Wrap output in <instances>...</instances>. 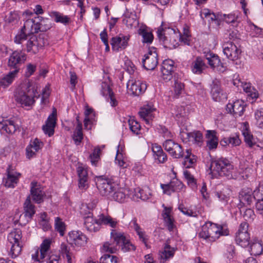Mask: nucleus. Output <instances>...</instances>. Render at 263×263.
<instances>
[{
	"label": "nucleus",
	"instance_id": "1",
	"mask_svg": "<svg viewBox=\"0 0 263 263\" xmlns=\"http://www.w3.org/2000/svg\"><path fill=\"white\" fill-rule=\"evenodd\" d=\"M51 27L50 21L48 18H40L37 19H28L24 23L20 32L15 36L14 42L17 44H23L27 39L28 34H33L39 31L45 32Z\"/></svg>",
	"mask_w": 263,
	"mask_h": 263
},
{
	"label": "nucleus",
	"instance_id": "2",
	"mask_svg": "<svg viewBox=\"0 0 263 263\" xmlns=\"http://www.w3.org/2000/svg\"><path fill=\"white\" fill-rule=\"evenodd\" d=\"M35 91L33 83L28 81L16 90L14 95L15 100L21 105L30 106L34 102Z\"/></svg>",
	"mask_w": 263,
	"mask_h": 263
},
{
	"label": "nucleus",
	"instance_id": "3",
	"mask_svg": "<svg viewBox=\"0 0 263 263\" xmlns=\"http://www.w3.org/2000/svg\"><path fill=\"white\" fill-rule=\"evenodd\" d=\"M211 168L216 172L220 176L227 177L228 179L233 178L232 171L233 165L230 161L224 158L213 160L211 162Z\"/></svg>",
	"mask_w": 263,
	"mask_h": 263
},
{
	"label": "nucleus",
	"instance_id": "4",
	"mask_svg": "<svg viewBox=\"0 0 263 263\" xmlns=\"http://www.w3.org/2000/svg\"><path fill=\"white\" fill-rule=\"evenodd\" d=\"M157 32L160 42L164 47L171 48V46L175 47L177 44L176 39L178 38V35L173 29L159 28Z\"/></svg>",
	"mask_w": 263,
	"mask_h": 263
},
{
	"label": "nucleus",
	"instance_id": "5",
	"mask_svg": "<svg viewBox=\"0 0 263 263\" xmlns=\"http://www.w3.org/2000/svg\"><path fill=\"white\" fill-rule=\"evenodd\" d=\"M110 235L116 245L121 247V249L124 252L135 250L136 247L135 246L132 244L128 240L126 239L123 233L118 232L116 230H112Z\"/></svg>",
	"mask_w": 263,
	"mask_h": 263
},
{
	"label": "nucleus",
	"instance_id": "6",
	"mask_svg": "<svg viewBox=\"0 0 263 263\" xmlns=\"http://www.w3.org/2000/svg\"><path fill=\"white\" fill-rule=\"evenodd\" d=\"M27 31H28V30H27ZM28 32H27L28 36L25 40L26 41L28 37H29L26 44L27 51L28 52H32L35 54L39 51L40 48L45 45L46 42L41 36L36 37L31 33L28 34Z\"/></svg>",
	"mask_w": 263,
	"mask_h": 263
},
{
	"label": "nucleus",
	"instance_id": "7",
	"mask_svg": "<svg viewBox=\"0 0 263 263\" xmlns=\"http://www.w3.org/2000/svg\"><path fill=\"white\" fill-rule=\"evenodd\" d=\"M96 185L100 193L109 198L118 188V184L108 179L98 180Z\"/></svg>",
	"mask_w": 263,
	"mask_h": 263
},
{
	"label": "nucleus",
	"instance_id": "8",
	"mask_svg": "<svg viewBox=\"0 0 263 263\" xmlns=\"http://www.w3.org/2000/svg\"><path fill=\"white\" fill-rule=\"evenodd\" d=\"M144 57L142 61L143 67L147 70H154L158 63L156 48L153 47L149 48L147 54Z\"/></svg>",
	"mask_w": 263,
	"mask_h": 263
},
{
	"label": "nucleus",
	"instance_id": "9",
	"mask_svg": "<svg viewBox=\"0 0 263 263\" xmlns=\"http://www.w3.org/2000/svg\"><path fill=\"white\" fill-rule=\"evenodd\" d=\"M209 231L210 233V241H214L220 235L226 236L228 235V230L224 226L218 225L212 222H208Z\"/></svg>",
	"mask_w": 263,
	"mask_h": 263
},
{
	"label": "nucleus",
	"instance_id": "10",
	"mask_svg": "<svg viewBox=\"0 0 263 263\" xmlns=\"http://www.w3.org/2000/svg\"><path fill=\"white\" fill-rule=\"evenodd\" d=\"M164 149L174 158H180L183 156L182 147L171 139H167L163 144Z\"/></svg>",
	"mask_w": 263,
	"mask_h": 263
},
{
	"label": "nucleus",
	"instance_id": "11",
	"mask_svg": "<svg viewBox=\"0 0 263 263\" xmlns=\"http://www.w3.org/2000/svg\"><path fill=\"white\" fill-rule=\"evenodd\" d=\"M223 52L230 60H237L241 52V50L233 42H227L223 45Z\"/></svg>",
	"mask_w": 263,
	"mask_h": 263
},
{
	"label": "nucleus",
	"instance_id": "12",
	"mask_svg": "<svg viewBox=\"0 0 263 263\" xmlns=\"http://www.w3.org/2000/svg\"><path fill=\"white\" fill-rule=\"evenodd\" d=\"M26 55L18 51H14L10 56L8 62V66L10 70L17 69L19 72L20 65L24 63L26 61Z\"/></svg>",
	"mask_w": 263,
	"mask_h": 263
},
{
	"label": "nucleus",
	"instance_id": "13",
	"mask_svg": "<svg viewBox=\"0 0 263 263\" xmlns=\"http://www.w3.org/2000/svg\"><path fill=\"white\" fill-rule=\"evenodd\" d=\"M50 244L51 241L49 239H45L41 245L40 252L37 251L34 254L32 255V259L40 262H44L45 258L50 255L48 253Z\"/></svg>",
	"mask_w": 263,
	"mask_h": 263
},
{
	"label": "nucleus",
	"instance_id": "14",
	"mask_svg": "<svg viewBox=\"0 0 263 263\" xmlns=\"http://www.w3.org/2000/svg\"><path fill=\"white\" fill-rule=\"evenodd\" d=\"M127 88L128 91L135 96H139L145 92L147 88L145 83L140 81L130 80L127 83Z\"/></svg>",
	"mask_w": 263,
	"mask_h": 263
},
{
	"label": "nucleus",
	"instance_id": "15",
	"mask_svg": "<svg viewBox=\"0 0 263 263\" xmlns=\"http://www.w3.org/2000/svg\"><path fill=\"white\" fill-rule=\"evenodd\" d=\"M56 120L57 109L53 108L52 113L49 116L46 122V124L42 127L44 132L49 137L52 136L54 134V128L56 124Z\"/></svg>",
	"mask_w": 263,
	"mask_h": 263
},
{
	"label": "nucleus",
	"instance_id": "16",
	"mask_svg": "<svg viewBox=\"0 0 263 263\" xmlns=\"http://www.w3.org/2000/svg\"><path fill=\"white\" fill-rule=\"evenodd\" d=\"M174 68V62L173 60L167 59L163 61L161 69L163 79L166 81L171 80Z\"/></svg>",
	"mask_w": 263,
	"mask_h": 263
},
{
	"label": "nucleus",
	"instance_id": "17",
	"mask_svg": "<svg viewBox=\"0 0 263 263\" xmlns=\"http://www.w3.org/2000/svg\"><path fill=\"white\" fill-rule=\"evenodd\" d=\"M32 199L37 203H40L44 200L45 193L37 182H32L31 183L30 195Z\"/></svg>",
	"mask_w": 263,
	"mask_h": 263
},
{
	"label": "nucleus",
	"instance_id": "18",
	"mask_svg": "<svg viewBox=\"0 0 263 263\" xmlns=\"http://www.w3.org/2000/svg\"><path fill=\"white\" fill-rule=\"evenodd\" d=\"M69 242L78 246H84L87 240L86 235L79 231H72L69 233Z\"/></svg>",
	"mask_w": 263,
	"mask_h": 263
},
{
	"label": "nucleus",
	"instance_id": "19",
	"mask_svg": "<svg viewBox=\"0 0 263 263\" xmlns=\"http://www.w3.org/2000/svg\"><path fill=\"white\" fill-rule=\"evenodd\" d=\"M183 184L177 179L172 180L167 184H161V188L165 194L171 195L172 192H178L183 187Z\"/></svg>",
	"mask_w": 263,
	"mask_h": 263
},
{
	"label": "nucleus",
	"instance_id": "20",
	"mask_svg": "<svg viewBox=\"0 0 263 263\" xmlns=\"http://www.w3.org/2000/svg\"><path fill=\"white\" fill-rule=\"evenodd\" d=\"M211 94L213 99L217 102L220 101L224 98L220 81L217 79L213 80L211 84Z\"/></svg>",
	"mask_w": 263,
	"mask_h": 263
},
{
	"label": "nucleus",
	"instance_id": "21",
	"mask_svg": "<svg viewBox=\"0 0 263 263\" xmlns=\"http://www.w3.org/2000/svg\"><path fill=\"white\" fill-rule=\"evenodd\" d=\"M227 109L234 117H240L245 110V103L242 100H237L233 104H228Z\"/></svg>",
	"mask_w": 263,
	"mask_h": 263
},
{
	"label": "nucleus",
	"instance_id": "22",
	"mask_svg": "<svg viewBox=\"0 0 263 263\" xmlns=\"http://www.w3.org/2000/svg\"><path fill=\"white\" fill-rule=\"evenodd\" d=\"M205 56L209 64L212 68H217L219 71H224L225 70L223 63L221 62L217 55L210 52L207 53Z\"/></svg>",
	"mask_w": 263,
	"mask_h": 263
},
{
	"label": "nucleus",
	"instance_id": "23",
	"mask_svg": "<svg viewBox=\"0 0 263 263\" xmlns=\"http://www.w3.org/2000/svg\"><path fill=\"white\" fill-rule=\"evenodd\" d=\"M128 38L126 36H116L112 37L111 40V45L112 49L116 51L119 50L125 49L128 44Z\"/></svg>",
	"mask_w": 263,
	"mask_h": 263
},
{
	"label": "nucleus",
	"instance_id": "24",
	"mask_svg": "<svg viewBox=\"0 0 263 263\" xmlns=\"http://www.w3.org/2000/svg\"><path fill=\"white\" fill-rule=\"evenodd\" d=\"M239 198L240 202L243 204L250 205L255 200V191L252 193L249 188L242 189L239 193Z\"/></svg>",
	"mask_w": 263,
	"mask_h": 263
},
{
	"label": "nucleus",
	"instance_id": "25",
	"mask_svg": "<svg viewBox=\"0 0 263 263\" xmlns=\"http://www.w3.org/2000/svg\"><path fill=\"white\" fill-rule=\"evenodd\" d=\"M242 135L246 144L250 148H252L256 145L255 139L249 130V125L248 122L243 123L242 130Z\"/></svg>",
	"mask_w": 263,
	"mask_h": 263
},
{
	"label": "nucleus",
	"instance_id": "26",
	"mask_svg": "<svg viewBox=\"0 0 263 263\" xmlns=\"http://www.w3.org/2000/svg\"><path fill=\"white\" fill-rule=\"evenodd\" d=\"M43 143L37 138L31 141L26 149L27 157L29 159L33 157L35 155V153L43 146Z\"/></svg>",
	"mask_w": 263,
	"mask_h": 263
},
{
	"label": "nucleus",
	"instance_id": "27",
	"mask_svg": "<svg viewBox=\"0 0 263 263\" xmlns=\"http://www.w3.org/2000/svg\"><path fill=\"white\" fill-rule=\"evenodd\" d=\"M79 176V187L81 190H86L88 187V173L87 170L82 166L77 168Z\"/></svg>",
	"mask_w": 263,
	"mask_h": 263
},
{
	"label": "nucleus",
	"instance_id": "28",
	"mask_svg": "<svg viewBox=\"0 0 263 263\" xmlns=\"http://www.w3.org/2000/svg\"><path fill=\"white\" fill-rule=\"evenodd\" d=\"M130 196V191L127 189L118 187L110 196L114 200L119 202H123L125 199Z\"/></svg>",
	"mask_w": 263,
	"mask_h": 263
},
{
	"label": "nucleus",
	"instance_id": "29",
	"mask_svg": "<svg viewBox=\"0 0 263 263\" xmlns=\"http://www.w3.org/2000/svg\"><path fill=\"white\" fill-rule=\"evenodd\" d=\"M175 249L166 243L164 244L163 250L160 252L159 258L161 263H165L166 260L173 257L175 251Z\"/></svg>",
	"mask_w": 263,
	"mask_h": 263
},
{
	"label": "nucleus",
	"instance_id": "30",
	"mask_svg": "<svg viewBox=\"0 0 263 263\" xmlns=\"http://www.w3.org/2000/svg\"><path fill=\"white\" fill-rule=\"evenodd\" d=\"M21 174L7 170V177L5 185L8 187L13 188L17 183Z\"/></svg>",
	"mask_w": 263,
	"mask_h": 263
},
{
	"label": "nucleus",
	"instance_id": "31",
	"mask_svg": "<svg viewBox=\"0 0 263 263\" xmlns=\"http://www.w3.org/2000/svg\"><path fill=\"white\" fill-rule=\"evenodd\" d=\"M84 225L85 228L90 232L96 231L98 230V227H96V226H99L100 224L99 223V218L98 219H93L92 217V215H87L86 216L84 217Z\"/></svg>",
	"mask_w": 263,
	"mask_h": 263
},
{
	"label": "nucleus",
	"instance_id": "32",
	"mask_svg": "<svg viewBox=\"0 0 263 263\" xmlns=\"http://www.w3.org/2000/svg\"><path fill=\"white\" fill-rule=\"evenodd\" d=\"M18 73V70H11L7 74L4 76L0 81V84L4 87L10 85L14 80Z\"/></svg>",
	"mask_w": 263,
	"mask_h": 263
},
{
	"label": "nucleus",
	"instance_id": "33",
	"mask_svg": "<svg viewBox=\"0 0 263 263\" xmlns=\"http://www.w3.org/2000/svg\"><path fill=\"white\" fill-rule=\"evenodd\" d=\"M215 130H208L206 134L207 147L209 149H215L218 145V140Z\"/></svg>",
	"mask_w": 263,
	"mask_h": 263
},
{
	"label": "nucleus",
	"instance_id": "34",
	"mask_svg": "<svg viewBox=\"0 0 263 263\" xmlns=\"http://www.w3.org/2000/svg\"><path fill=\"white\" fill-rule=\"evenodd\" d=\"M171 210L172 209L171 208L165 207L164 211L162 214L165 224L170 231H173L175 227L174 224V219L170 215Z\"/></svg>",
	"mask_w": 263,
	"mask_h": 263
},
{
	"label": "nucleus",
	"instance_id": "35",
	"mask_svg": "<svg viewBox=\"0 0 263 263\" xmlns=\"http://www.w3.org/2000/svg\"><path fill=\"white\" fill-rule=\"evenodd\" d=\"M154 109L152 108L150 106H147L141 108L140 111L139 112V115L140 117L145 121L146 124H149L150 121L152 120L154 116L153 115V111Z\"/></svg>",
	"mask_w": 263,
	"mask_h": 263
},
{
	"label": "nucleus",
	"instance_id": "36",
	"mask_svg": "<svg viewBox=\"0 0 263 263\" xmlns=\"http://www.w3.org/2000/svg\"><path fill=\"white\" fill-rule=\"evenodd\" d=\"M250 238L249 234L246 232L236 233V241L238 245L242 247L246 248L250 244Z\"/></svg>",
	"mask_w": 263,
	"mask_h": 263
},
{
	"label": "nucleus",
	"instance_id": "37",
	"mask_svg": "<svg viewBox=\"0 0 263 263\" xmlns=\"http://www.w3.org/2000/svg\"><path fill=\"white\" fill-rule=\"evenodd\" d=\"M99 223L100 224H104L115 228L118 224V221L110 216H106L103 214L99 216Z\"/></svg>",
	"mask_w": 263,
	"mask_h": 263
},
{
	"label": "nucleus",
	"instance_id": "38",
	"mask_svg": "<svg viewBox=\"0 0 263 263\" xmlns=\"http://www.w3.org/2000/svg\"><path fill=\"white\" fill-rule=\"evenodd\" d=\"M24 213L28 215V219H31L35 213V206L31 203L30 197L28 196L24 204Z\"/></svg>",
	"mask_w": 263,
	"mask_h": 263
},
{
	"label": "nucleus",
	"instance_id": "39",
	"mask_svg": "<svg viewBox=\"0 0 263 263\" xmlns=\"http://www.w3.org/2000/svg\"><path fill=\"white\" fill-rule=\"evenodd\" d=\"M49 15L51 17L53 18L54 21L57 23H60L66 25L68 24L70 21L69 17H68L67 16L64 15L59 12H50L49 13Z\"/></svg>",
	"mask_w": 263,
	"mask_h": 263
},
{
	"label": "nucleus",
	"instance_id": "40",
	"mask_svg": "<svg viewBox=\"0 0 263 263\" xmlns=\"http://www.w3.org/2000/svg\"><path fill=\"white\" fill-rule=\"evenodd\" d=\"M243 90L248 93V96L252 99L258 98L257 91L249 83H243L242 87Z\"/></svg>",
	"mask_w": 263,
	"mask_h": 263
},
{
	"label": "nucleus",
	"instance_id": "41",
	"mask_svg": "<svg viewBox=\"0 0 263 263\" xmlns=\"http://www.w3.org/2000/svg\"><path fill=\"white\" fill-rule=\"evenodd\" d=\"M131 222L133 224V228L139 236L140 240L144 243L146 247H147V239L145 237V232L141 231L140 226L137 223L136 219H133Z\"/></svg>",
	"mask_w": 263,
	"mask_h": 263
},
{
	"label": "nucleus",
	"instance_id": "42",
	"mask_svg": "<svg viewBox=\"0 0 263 263\" xmlns=\"http://www.w3.org/2000/svg\"><path fill=\"white\" fill-rule=\"evenodd\" d=\"M8 239L10 243L22 242V231L20 229H15L13 231L9 233L8 236Z\"/></svg>",
	"mask_w": 263,
	"mask_h": 263
},
{
	"label": "nucleus",
	"instance_id": "43",
	"mask_svg": "<svg viewBox=\"0 0 263 263\" xmlns=\"http://www.w3.org/2000/svg\"><path fill=\"white\" fill-rule=\"evenodd\" d=\"M205 65L202 60L197 57L193 63L192 71L194 73L200 74L202 72Z\"/></svg>",
	"mask_w": 263,
	"mask_h": 263
},
{
	"label": "nucleus",
	"instance_id": "44",
	"mask_svg": "<svg viewBox=\"0 0 263 263\" xmlns=\"http://www.w3.org/2000/svg\"><path fill=\"white\" fill-rule=\"evenodd\" d=\"M151 195V194L149 193L147 194L144 190L137 188L134 190V194L133 195V198L134 200L141 199L142 200H146L149 198Z\"/></svg>",
	"mask_w": 263,
	"mask_h": 263
},
{
	"label": "nucleus",
	"instance_id": "45",
	"mask_svg": "<svg viewBox=\"0 0 263 263\" xmlns=\"http://www.w3.org/2000/svg\"><path fill=\"white\" fill-rule=\"evenodd\" d=\"M251 254L255 256L259 255L263 252V247L262 244L259 242H253L250 246Z\"/></svg>",
	"mask_w": 263,
	"mask_h": 263
},
{
	"label": "nucleus",
	"instance_id": "46",
	"mask_svg": "<svg viewBox=\"0 0 263 263\" xmlns=\"http://www.w3.org/2000/svg\"><path fill=\"white\" fill-rule=\"evenodd\" d=\"M139 34L142 36L143 42L144 43H151L154 39L152 32L148 31L145 29H139Z\"/></svg>",
	"mask_w": 263,
	"mask_h": 263
},
{
	"label": "nucleus",
	"instance_id": "47",
	"mask_svg": "<svg viewBox=\"0 0 263 263\" xmlns=\"http://www.w3.org/2000/svg\"><path fill=\"white\" fill-rule=\"evenodd\" d=\"M97 202L93 201L91 204H84L82 205V206L80 209V213L82 215L86 216L85 215H92L90 212L96 206Z\"/></svg>",
	"mask_w": 263,
	"mask_h": 263
},
{
	"label": "nucleus",
	"instance_id": "48",
	"mask_svg": "<svg viewBox=\"0 0 263 263\" xmlns=\"http://www.w3.org/2000/svg\"><path fill=\"white\" fill-rule=\"evenodd\" d=\"M12 244L10 255L12 258L16 257L21 253L22 250V242L11 243Z\"/></svg>",
	"mask_w": 263,
	"mask_h": 263
},
{
	"label": "nucleus",
	"instance_id": "49",
	"mask_svg": "<svg viewBox=\"0 0 263 263\" xmlns=\"http://www.w3.org/2000/svg\"><path fill=\"white\" fill-rule=\"evenodd\" d=\"M61 252L64 257V255H65L67 259V262L68 263H71V256H72V253L70 252V249L68 247V246L65 244V243H62L61 245Z\"/></svg>",
	"mask_w": 263,
	"mask_h": 263
},
{
	"label": "nucleus",
	"instance_id": "50",
	"mask_svg": "<svg viewBox=\"0 0 263 263\" xmlns=\"http://www.w3.org/2000/svg\"><path fill=\"white\" fill-rule=\"evenodd\" d=\"M55 229L60 233L61 236H64L65 231V225L59 217L55 218Z\"/></svg>",
	"mask_w": 263,
	"mask_h": 263
},
{
	"label": "nucleus",
	"instance_id": "51",
	"mask_svg": "<svg viewBox=\"0 0 263 263\" xmlns=\"http://www.w3.org/2000/svg\"><path fill=\"white\" fill-rule=\"evenodd\" d=\"M128 124L130 130L135 134H138L141 128L140 124L134 119L130 118L128 120Z\"/></svg>",
	"mask_w": 263,
	"mask_h": 263
},
{
	"label": "nucleus",
	"instance_id": "52",
	"mask_svg": "<svg viewBox=\"0 0 263 263\" xmlns=\"http://www.w3.org/2000/svg\"><path fill=\"white\" fill-rule=\"evenodd\" d=\"M202 135L199 131L194 132L191 133L190 142H192L195 143H199L202 141Z\"/></svg>",
	"mask_w": 263,
	"mask_h": 263
},
{
	"label": "nucleus",
	"instance_id": "53",
	"mask_svg": "<svg viewBox=\"0 0 263 263\" xmlns=\"http://www.w3.org/2000/svg\"><path fill=\"white\" fill-rule=\"evenodd\" d=\"M100 263H117V258L114 255L104 254L100 260Z\"/></svg>",
	"mask_w": 263,
	"mask_h": 263
},
{
	"label": "nucleus",
	"instance_id": "54",
	"mask_svg": "<svg viewBox=\"0 0 263 263\" xmlns=\"http://www.w3.org/2000/svg\"><path fill=\"white\" fill-rule=\"evenodd\" d=\"M199 236L210 241V233L209 231L208 222L205 223L201 228V231L199 233Z\"/></svg>",
	"mask_w": 263,
	"mask_h": 263
},
{
	"label": "nucleus",
	"instance_id": "55",
	"mask_svg": "<svg viewBox=\"0 0 263 263\" xmlns=\"http://www.w3.org/2000/svg\"><path fill=\"white\" fill-rule=\"evenodd\" d=\"M184 84L181 82L179 81L178 80H176L175 81L174 84V91L175 95L178 97L183 90L184 89Z\"/></svg>",
	"mask_w": 263,
	"mask_h": 263
},
{
	"label": "nucleus",
	"instance_id": "56",
	"mask_svg": "<svg viewBox=\"0 0 263 263\" xmlns=\"http://www.w3.org/2000/svg\"><path fill=\"white\" fill-rule=\"evenodd\" d=\"M101 92L103 96H108L112 95L113 94V92L111 90V88L110 87L109 85L106 82H102L101 85Z\"/></svg>",
	"mask_w": 263,
	"mask_h": 263
},
{
	"label": "nucleus",
	"instance_id": "57",
	"mask_svg": "<svg viewBox=\"0 0 263 263\" xmlns=\"http://www.w3.org/2000/svg\"><path fill=\"white\" fill-rule=\"evenodd\" d=\"M196 162V159L194 155L190 157V155H186L185 156V160L183 162V165L187 168L192 167Z\"/></svg>",
	"mask_w": 263,
	"mask_h": 263
},
{
	"label": "nucleus",
	"instance_id": "58",
	"mask_svg": "<svg viewBox=\"0 0 263 263\" xmlns=\"http://www.w3.org/2000/svg\"><path fill=\"white\" fill-rule=\"evenodd\" d=\"M100 152L101 150L99 147L94 149L93 152L89 156L92 164H96V162L100 158Z\"/></svg>",
	"mask_w": 263,
	"mask_h": 263
},
{
	"label": "nucleus",
	"instance_id": "59",
	"mask_svg": "<svg viewBox=\"0 0 263 263\" xmlns=\"http://www.w3.org/2000/svg\"><path fill=\"white\" fill-rule=\"evenodd\" d=\"M229 144L232 146H238L240 144L241 141L238 135L235 134L229 137Z\"/></svg>",
	"mask_w": 263,
	"mask_h": 263
},
{
	"label": "nucleus",
	"instance_id": "60",
	"mask_svg": "<svg viewBox=\"0 0 263 263\" xmlns=\"http://www.w3.org/2000/svg\"><path fill=\"white\" fill-rule=\"evenodd\" d=\"M6 123L7 125L6 128H5V132L9 134L14 133L16 129V127L14 125V122L11 120H6Z\"/></svg>",
	"mask_w": 263,
	"mask_h": 263
},
{
	"label": "nucleus",
	"instance_id": "61",
	"mask_svg": "<svg viewBox=\"0 0 263 263\" xmlns=\"http://www.w3.org/2000/svg\"><path fill=\"white\" fill-rule=\"evenodd\" d=\"M83 135L82 131L75 130L72 136V139L77 145H79L81 142V141L83 139Z\"/></svg>",
	"mask_w": 263,
	"mask_h": 263
},
{
	"label": "nucleus",
	"instance_id": "62",
	"mask_svg": "<svg viewBox=\"0 0 263 263\" xmlns=\"http://www.w3.org/2000/svg\"><path fill=\"white\" fill-rule=\"evenodd\" d=\"M103 249L104 251L110 253H114L117 250L116 247L108 242H106L104 244Z\"/></svg>",
	"mask_w": 263,
	"mask_h": 263
},
{
	"label": "nucleus",
	"instance_id": "63",
	"mask_svg": "<svg viewBox=\"0 0 263 263\" xmlns=\"http://www.w3.org/2000/svg\"><path fill=\"white\" fill-rule=\"evenodd\" d=\"M255 198L257 201L263 200V186L255 190Z\"/></svg>",
	"mask_w": 263,
	"mask_h": 263
},
{
	"label": "nucleus",
	"instance_id": "64",
	"mask_svg": "<svg viewBox=\"0 0 263 263\" xmlns=\"http://www.w3.org/2000/svg\"><path fill=\"white\" fill-rule=\"evenodd\" d=\"M59 256L54 254H51L50 256H48L47 257L45 258L44 261H46L47 263H59Z\"/></svg>",
	"mask_w": 263,
	"mask_h": 263
}]
</instances>
